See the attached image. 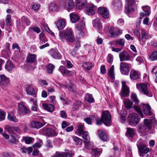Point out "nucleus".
<instances>
[{"label":"nucleus","instance_id":"nucleus-1","mask_svg":"<svg viewBox=\"0 0 157 157\" xmlns=\"http://www.w3.org/2000/svg\"><path fill=\"white\" fill-rule=\"evenodd\" d=\"M59 36L60 40L63 42H64L65 40L69 42L74 40V35L70 29L66 30L64 33L63 31H60Z\"/></svg>","mask_w":157,"mask_h":157},{"label":"nucleus","instance_id":"nucleus-2","mask_svg":"<svg viewBox=\"0 0 157 157\" xmlns=\"http://www.w3.org/2000/svg\"><path fill=\"white\" fill-rule=\"evenodd\" d=\"M136 87L141 94H144L148 97H151L152 96V93L148 89L147 84H138L136 85Z\"/></svg>","mask_w":157,"mask_h":157},{"label":"nucleus","instance_id":"nucleus-3","mask_svg":"<svg viewBox=\"0 0 157 157\" xmlns=\"http://www.w3.org/2000/svg\"><path fill=\"white\" fill-rule=\"evenodd\" d=\"M139 155L140 156H143V154H146L149 151V149L147 147L145 144L139 142L137 144Z\"/></svg>","mask_w":157,"mask_h":157},{"label":"nucleus","instance_id":"nucleus-4","mask_svg":"<svg viewBox=\"0 0 157 157\" xmlns=\"http://www.w3.org/2000/svg\"><path fill=\"white\" fill-rule=\"evenodd\" d=\"M5 129L9 134H13L14 136H17V135L14 132L21 134V130L18 126H11L10 125H6L5 127Z\"/></svg>","mask_w":157,"mask_h":157},{"label":"nucleus","instance_id":"nucleus-5","mask_svg":"<svg viewBox=\"0 0 157 157\" xmlns=\"http://www.w3.org/2000/svg\"><path fill=\"white\" fill-rule=\"evenodd\" d=\"M129 124L132 125H136L139 122L140 118L138 115L135 113H131L128 116Z\"/></svg>","mask_w":157,"mask_h":157},{"label":"nucleus","instance_id":"nucleus-6","mask_svg":"<svg viewBox=\"0 0 157 157\" xmlns=\"http://www.w3.org/2000/svg\"><path fill=\"white\" fill-rule=\"evenodd\" d=\"M101 119L103 123L106 125H108L110 124L111 121V116L110 113L108 111L102 112Z\"/></svg>","mask_w":157,"mask_h":157},{"label":"nucleus","instance_id":"nucleus-7","mask_svg":"<svg viewBox=\"0 0 157 157\" xmlns=\"http://www.w3.org/2000/svg\"><path fill=\"white\" fill-rule=\"evenodd\" d=\"M122 87L121 92L120 94L121 97H127L128 96L130 92L129 88L126 85L124 81H122Z\"/></svg>","mask_w":157,"mask_h":157},{"label":"nucleus","instance_id":"nucleus-8","mask_svg":"<svg viewBox=\"0 0 157 157\" xmlns=\"http://www.w3.org/2000/svg\"><path fill=\"white\" fill-rule=\"evenodd\" d=\"M42 131L44 134L48 136H56L58 134L57 132L50 128H44Z\"/></svg>","mask_w":157,"mask_h":157},{"label":"nucleus","instance_id":"nucleus-9","mask_svg":"<svg viewBox=\"0 0 157 157\" xmlns=\"http://www.w3.org/2000/svg\"><path fill=\"white\" fill-rule=\"evenodd\" d=\"M97 7L92 3H90L86 5L85 9L86 13L89 15H92L95 13V10Z\"/></svg>","mask_w":157,"mask_h":157},{"label":"nucleus","instance_id":"nucleus-10","mask_svg":"<svg viewBox=\"0 0 157 157\" xmlns=\"http://www.w3.org/2000/svg\"><path fill=\"white\" fill-rule=\"evenodd\" d=\"M129 65L126 63L122 62L120 65V70L121 73L123 75H126L129 72Z\"/></svg>","mask_w":157,"mask_h":157},{"label":"nucleus","instance_id":"nucleus-11","mask_svg":"<svg viewBox=\"0 0 157 157\" xmlns=\"http://www.w3.org/2000/svg\"><path fill=\"white\" fill-rule=\"evenodd\" d=\"M109 33L112 37H116L121 33V31L118 28L111 27L109 29Z\"/></svg>","mask_w":157,"mask_h":157},{"label":"nucleus","instance_id":"nucleus-12","mask_svg":"<svg viewBox=\"0 0 157 157\" xmlns=\"http://www.w3.org/2000/svg\"><path fill=\"white\" fill-rule=\"evenodd\" d=\"M134 0H128L126 1V3L125 5V11L127 13H130L133 11L134 9L132 7Z\"/></svg>","mask_w":157,"mask_h":157},{"label":"nucleus","instance_id":"nucleus-13","mask_svg":"<svg viewBox=\"0 0 157 157\" xmlns=\"http://www.w3.org/2000/svg\"><path fill=\"white\" fill-rule=\"evenodd\" d=\"M85 25L84 23H81L78 24L76 26V29L78 30L79 38L83 37L84 35V33L82 30L85 28Z\"/></svg>","mask_w":157,"mask_h":157},{"label":"nucleus","instance_id":"nucleus-14","mask_svg":"<svg viewBox=\"0 0 157 157\" xmlns=\"http://www.w3.org/2000/svg\"><path fill=\"white\" fill-rule=\"evenodd\" d=\"M18 109L21 113L24 114L29 113L30 112L29 109L21 102L18 103Z\"/></svg>","mask_w":157,"mask_h":157},{"label":"nucleus","instance_id":"nucleus-15","mask_svg":"<svg viewBox=\"0 0 157 157\" xmlns=\"http://www.w3.org/2000/svg\"><path fill=\"white\" fill-rule=\"evenodd\" d=\"M49 54L55 59H60L62 57V55L57 49H51L49 52Z\"/></svg>","mask_w":157,"mask_h":157},{"label":"nucleus","instance_id":"nucleus-16","mask_svg":"<svg viewBox=\"0 0 157 157\" xmlns=\"http://www.w3.org/2000/svg\"><path fill=\"white\" fill-rule=\"evenodd\" d=\"M98 10L99 13L103 17L105 18H108L109 14V11L106 8L100 7L98 8Z\"/></svg>","mask_w":157,"mask_h":157},{"label":"nucleus","instance_id":"nucleus-17","mask_svg":"<svg viewBox=\"0 0 157 157\" xmlns=\"http://www.w3.org/2000/svg\"><path fill=\"white\" fill-rule=\"evenodd\" d=\"M59 70L63 75L71 76L74 75L73 72L67 70L66 68L64 66H60L59 68Z\"/></svg>","mask_w":157,"mask_h":157},{"label":"nucleus","instance_id":"nucleus-18","mask_svg":"<svg viewBox=\"0 0 157 157\" xmlns=\"http://www.w3.org/2000/svg\"><path fill=\"white\" fill-rule=\"evenodd\" d=\"M119 57L121 61L128 60L130 58L129 55L125 51H123L120 53Z\"/></svg>","mask_w":157,"mask_h":157},{"label":"nucleus","instance_id":"nucleus-19","mask_svg":"<svg viewBox=\"0 0 157 157\" xmlns=\"http://www.w3.org/2000/svg\"><path fill=\"white\" fill-rule=\"evenodd\" d=\"M36 61V56L35 54H29L26 57L27 63H32Z\"/></svg>","mask_w":157,"mask_h":157},{"label":"nucleus","instance_id":"nucleus-20","mask_svg":"<svg viewBox=\"0 0 157 157\" xmlns=\"http://www.w3.org/2000/svg\"><path fill=\"white\" fill-rule=\"evenodd\" d=\"M26 93L32 96H34V97L36 98V91L35 89L30 85H28L26 88Z\"/></svg>","mask_w":157,"mask_h":157},{"label":"nucleus","instance_id":"nucleus-21","mask_svg":"<svg viewBox=\"0 0 157 157\" xmlns=\"http://www.w3.org/2000/svg\"><path fill=\"white\" fill-rule=\"evenodd\" d=\"M142 109L144 113L147 115H151V107L148 104H142Z\"/></svg>","mask_w":157,"mask_h":157},{"label":"nucleus","instance_id":"nucleus-22","mask_svg":"<svg viewBox=\"0 0 157 157\" xmlns=\"http://www.w3.org/2000/svg\"><path fill=\"white\" fill-rule=\"evenodd\" d=\"M147 130H149L151 128L152 121L151 119H145L143 124Z\"/></svg>","mask_w":157,"mask_h":157},{"label":"nucleus","instance_id":"nucleus-23","mask_svg":"<svg viewBox=\"0 0 157 157\" xmlns=\"http://www.w3.org/2000/svg\"><path fill=\"white\" fill-rule=\"evenodd\" d=\"M93 26L97 29L99 30L102 28L101 23L99 18H97L93 21Z\"/></svg>","mask_w":157,"mask_h":157},{"label":"nucleus","instance_id":"nucleus-24","mask_svg":"<svg viewBox=\"0 0 157 157\" xmlns=\"http://www.w3.org/2000/svg\"><path fill=\"white\" fill-rule=\"evenodd\" d=\"M0 84L5 86L9 82V80L5 75H0Z\"/></svg>","mask_w":157,"mask_h":157},{"label":"nucleus","instance_id":"nucleus-25","mask_svg":"<svg viewBox=\"0 0 157 157\" xmlns=\"http://www.w3.org/2000/svg\"><path fill=\"white\" fill-rule=\"evenodd\" d=\"M98 134L100 138L103 141H105L107 139V134L101 130L98 129Z\"/></svg>","mask_w":157,"mask_h":157},{"label":"nucleus","instance_id":"nucleus-26","mask_svg":"<svg viewBox=\"0 0 157 157\" xmlns=\"http://www.w3.org/2000/svg\"><path fill=\"white\" fill-rule=\"evenodd\" d=\"M42 107L45 110L51 113L54 110V106L50 104L43 103L42 104Z\"/></svg>","mask_w":157,"mask_h":157},{"label":"nucleus","instance_id":"nucleus-27","mask_svg":"<svg viewBox=\"0 0 157 157\" xmlns=\"http://www.w3.org/2000/svg\"><path fill=\"white\" fill-rule=\"evenodd\" d=\"M66 25V20L60 19L58 20L56 23L57 28L59 29H63Z\"/></svg>","mask_w":157,"mask_h":157},{"label":"nucleus","instance_id":"nucleus-28","mask_svg":"<svg viewBox=\"0 0 157 157\" xmlns=\"http://www.w3.org/2000/svg\"><path fill=\"white\" fill-rule=\"evenodd\" d=\"M130 76L131 79L136 80L139 78L140 75L137 71L132 70L131 71Z\"/></svg>","mask_w":157,"mask_h":157},{"label":"nucleus","instance_id":"nucleus-29","mask_svg":"<svg viewBox=\"0 0 157 157\" xmlns=\"http://www.w3.org/2000/svg\"><path fill=\"white\" fill-rule=\"evenodd\" d=\"M136 134L135 131L132 128H127L126 132L125 135L129 137H132L134 136Z\"/></svg>","mask_w":157,"mask_h":157},{"label":"nucleus","instance_id":"nucleus-30","mask_svg":"<svg viewBox=\"0 0 157 157\" xmlns=\"http://www.w3.org/2000/svg\"><path fill=\"white\" fill-rule=\"evenodd\" d=\"M74 3L72 0H66L65 2V7L68 10H71L73 8Z\"/></svg>","mask_w":157,"mask_h":157},{"label":"nucleus","instance_id":"nucleus-31","mask_svg":"<svg viewBox=\"0 0 157 157\" xmlns=\"http://www.w3.org/2000/svg\"><path fill=\"white\" fill-rule=\"evenodd\" d=\"M86 0H76L75 3L78 9H81L86 3Z\"/></svg>","mask_w":157,"mask_h":157},{"label":"nucleus","instance_id":"nucleus-32","mask_svg":"<svg viewBox=\"0 0 157 157\" xmlns=\"http://www.w3.org/2000/svg\"><path fill=\"white\" fill-rule=\"evenodd\" d=\"M7 119L10 121L14 122H17L18 121V120L16 118L13 113H9L7 117Z\"/></svg>","mask_w":157,"mask_h":157},{"label":"nucleus","instance_id":"nucleus-33","mask_svg":"<svg viewBox=\"0 0 157 157\" xmlns=\"http://www.w3.org/2000/svg\"><path fill=\"white\" fill-rule=\"evenodd\" d=\"M138 132L141 134L145 133L147 131V129L144 125L142 124H139L137 127Z\"/></svg>","mask_w":157,"mask_h":157},{"label":"nucleus","instance_id":"nucleus-34","mask_svg":"<svg viewBox=\"0 0 157 157\" xmlns=\"http://www.w3.org/2000/svg\"><path fill=\"white\" fill-rule=\"evenodd\" d=\"M108 74L111 78L113 79L115 78L114 66L113 65L111 68L108 70Z\"/></svg>","mask_w":157,"mask_h":157},{"label":"nucleus","instance_id":"nucleus-35","mask_svg":"<svg viewBox=\"0 0 157 157\" xmlns=\"http://www.w3.org/2000/svg\"><path fill=\"white\" fill-rule=\"evenodd\" d=\"M31 126L33 128H38L41 127L43 125L39 122L33 121L31 123Z\"/></svg>","mask_w":157,"mask_h":157},{"label":"nucleus","instance_id":"nucleus-36","mask_svg":"<svg viewBox=\"0 0 157 157\" xmlns=\"http://www.w3.org/2000/svg\"><path fill=\"white\" fill-rule=\"evenodd\" d=\"M14 67V65L10 60H9L7 62L5 66V68L7 70L11 71Z\"/></svg>","mask_w":157,"mask_h":157},{"label":"nucleus","instance_id":"nucleus-37","mask_svg":"<svg viewBox=\"0 0 157 157\" xmlns=\"http://www.w3.org/2000/svg\"><path fill=\"white\" fill-rule=\"evenodd\" d=\"M125 40L123 39H119L115 41V44L116 46L119 45L121 48H123L124 45Z\"/></svg>","mask_w":157,"mask_h":157},{"label":"nucleus","instance_id":"nucleus-38","mask_svg":"<svg viewBox=\"0 0 157 157\" xmlns=\"http://www.w3.org/2000/svg\"><path fill=\"white\" fill-rule=\"evenodd\" d=\"M70 17L72 23H75L80 19V17L78 15L74 14H71L70 15Z\"/></svg>","mask_w":157,"mask_h":157},{"label":"nucleus","instance_id":"nucleus-39","mask_svg":"<svg viewBox=\"0 0 157 157\" xmlns=\"http://www.w3.org/2000/svg\"><path fill=\"white\" fill-rule=\"evenodd\" d=\"M85 100L89 103H92L94 102L95 100L91 94H86L85 95Z\"/></svg>","mask_w":157,"mask_h":157},{"label":"nucleus","instance_id":"nucleus-40","mask_svg":"<svg viewBox=\"0 0 157 157\" xmlns=\"http://www.w3.org/2000/svg\"><path fill=\"white\" fill-rule=\"evenodd\" d=\"M112 5L115 9H119L121 7V3L119 0H114L112 1Z\"/></svg>","mask_w":157,"mask_h":157},{"label":"nucleus","instance_id":"nucleus-41","mask_svg":"<svg viewBox=\"0 0 157 157\" xmlns=\"http://www.w3.org/2000/svg\"><path fill=\"white\" fill-rule=\"evenodd\" d=\"M124 104L125 108L129 109L132 108L133 103L128 99H126L124 101Z\"/></svg>","mask_w":157,"mask_h":157},{"label":"nucleus","instance_id":"nucleus-42","mask_svg":"<svg viewBox=\"0 0 157 157\" xmlns=\"http://www.w3.org/2000/svg\"><path fill=\"white\" fill-rule=\"evenodd\" d=\"M49 8L50 11H54L57 10V5L55 2H52L49 5Z\"/></svg>","mask_w":157,"mask_h":157},{"label":"nucleus","instance_id":"nucleus-43","mask_svg":"<svg viewBox=\"0 0 157 157\" xmlns=\"http://www.w3.org/2000/svg\"><path fill=\"white\" fill-rule=\"evenodd\" d=\"M6 25L7 26H10L12 24V21L11 19V16L10 15H7L6 17Z\"/></svg>","mask_w":157,"mask_h":157},{"label":"nucleus","instance_id":"nucleus-44","mask_svg":"<svg viewBox=\"0 0 157 157\" xmlns=\"http://www.w3.org/2000/svg\"><path fill=\"white\" fill-rule=\"evenodd\" d=\"M23 140L26 144H29L33 141L34 139L32 137L24 136L23 137Z\"/></svg>","mask_w":157,"mask_h":157},{"label":"nucleus","instance_id":"nucleus-45","mask_svg":"<svg viewBox=\"0 0 157 157\" xmlns=\"http://www.w3.org/2000/svg\"><path fill=\"white\" fill-rule=\"evenodd\" d=\"M82 137L84 140V141H88L90 140V137L89 133L87 132H85L82 133Z\"/></svg>","mask_w":157,"mask_h":157},{"label":"nucleus","instance_id":"nucleus-46","mask_svg":"<svg viewBox=\"0 0 157 157\" xmlns=\"http://www.w3.org/2000/svg\"><path fill=\"white\" fill-rule=\"evenodd\" d=\"M10 138L9 140V141L11 143L14 144H15L16 143V140L15 137L17 136L18 138H19V136H14L13 134H10Z\"/></svg>","mask_w":157,"mask_h":157},{"label":"nucleus","instance_id":"nucleus-47","mask_svg":"<svg viewBox=\"0 0 157 157\" xmlns=\"http://www.w3.org/2000/svg\"><path fill=\"white\" fill-rule=\"evenodd\" d=\"M21 21L22 24L24 25H29L30 24V21L29 19H27L25 16H23L21 18Z\"/></svg>","mask_w":157,"mask_h":157},{"label":"nucleus","instance_id":"nucleus-48","mask_svg":"<svg viewBox=\"0 0 157 157\" xmlns=\"http://www.w3.org/2000/svg\"><path fill=\"white\" fill-rule=\"evenodd\" d=\"M78 130L79 136H82V133L83 132V126L81 124H78L77 125Z\"/></svg>","mask_w":157,"mask_h":157},{"label":"nucleus","instance_id":"nucleus-49","mask_svg":"<svg viewBox=\"0 0 157 157\" xmlns=\"http://www.w3.org/2000/svg\"><path fill=\"white\" fill-rule=\"evenodd\" d=\"M39 37L40 40L39 43L40 44H43V41H47V40L45 38V37L44 34L42 33H41L39 34Z\"/></svg>","mask_w":157,"mask_h":157},{"label":"nucleus","instance_id":"nucleus-50","mask_svg":"<svg viewBox=\"0 0 157 157\" xmlns=\"http://www.w3.org/2000/svg\"><path fill=\"white\" fill-rule=\"evenodd\" d=\"M85 144V147L87 149H91L93 147V144L90 141H83Z\"/></svg>","mask_w":157,"mask_h":157},{"label":"nucleus","instance_id":"nucleus-51","mask_svg":"<svg viewBox=\"0 0 157 157\" xmlns=\"http://www.w3.org/2000/svg\"><path fill=\"white\" fill-rule=\"evenodd\" d=\"M150 59L151 61L157 59V51H155L152 53L150 56Z\"/></svg>","mask_w":157,"mask_h":157},{"label":"nucleus","instance_id":"nucleus-52","mask_svg":"<svg viewBox=\"0 0 157 157\" xmlns=\"http://www.w3.org/2000/svg\"><path fill=\"white\" fill-rule=\"evenodd\" d=\"M131 96L132 100L136 104H138L139 103V101L137 98L136 94L135 93H132Z\"/></svg>","mask_w":157,"mask_h":157},{"label":"nucleus","instance_id":"nucleus-53","mask_svg":"<svg viewBox=\"0 0 157 157\" xmlns=\"http://www.w3.org/2000/svg\"><path fill=\"white\" fill-rule=\"evenodd\" d=\"M141 33L142 38L147 39H148L149 36L147 32L143 29L141 30Z\"/></svg>","mask_w":157,"mask_h":157},{"label":"nucleus","instance_id":"nucleus-54","mask_svg":"<svg viewBox=\"0 0 157 157\" xmlns=\"http://www.w3.org/2000/svg\"><path fill=\"white\" fill-rule=\"evenodd\" d=\"M6 113L2 109H0V122L5 119Z\"/></svg>","mask_w":157,"mask_h":157},{"label":"nucleus","instance_id":"nucleus-55","mask_svg":"<svg viewBox=\"0 0 157 157\" xmlns=\"http://www.w3.org/2000/svg\"><path fill=\"white\" fill-rule=\"evenodd\" d=\"M54 68L55 66L53 65L52 64H49L48 65L47 69L48 72L50 74L52 73Z\"/></svg>","mask_w":157,"mask_h":157},{"label":"nucleus","instance_id":"nucleus-56","mask_svg":"<svg viewBox=\"0 0 157 157\" xmlns=\"http://www.w3.org/2000/svg\"><path fill=\"white\" fill-rule=\"evenodd\" d=\"M144 12L145 13V15H148L150 13V7L148 6H146L142 7Z\"/></svg>","mask_w":157,"mask_h":157},{"label":"nucleus","instance_id":"nucleus-57","mask_svg":"<svg viewBox=\"0 0 157 157\" xmlns=\"http://www.w3.org/2000/svg\"><path fill=\"white\" fill-rule=\"evenodd\" d=\"M134 109L139 113L142 118H143L144 117V116L143 114L142 110L139 107L137 106H135L134 107Z\"/></svg>","mask_w":157,"mask_h":157},{"label":"nucleus","instance_id":"nucleus-58","mask_svg":"<svg viewBox=\"0 0 157 157\" xmlns=\"http://www.w3.org/2000/svg\"><path fill=\"white\" fill-rule=\"evenodd\" d=\"M74 140L76 142L78 145H80L82 143V140L78 137L74 136L73 137Z\"/></svg>","mask_w":157,"mask_h":157},{"label":"nucleus","instance_id":"nucleus-59","mask_svg":"<svg viewBox=\"0 0 157 157\" xmlns=\"http://www.w3.org/2000/svg\"><path fill=\"white\" fill-rule=\"evenodd\" d=\"M47 41H43V44H40V46L39 47V48L40 49H43L49 46V44L48 43H46Z\"/></svg>","mask_w":157,"mask_h":157},{"label":"nucleus","instance_id":"nucleus-60","mask_svg":"<svg viewBox=\"0 0 157 157\" xmlns=\"http://www.w3.org/2000/svg\"><path fill=\"white\" fill-rule=\"evenodd\" d=\"M83 66L86 69L89 70L92 68V64L90 63H84Z\"/></svg>","mask_w":157,"mask_h":157},{"label":"nucleus","instance_id":"nucleus-61","mask_svg":"<svg viewBox=\"0 0 157 157\" xmlns=\"http://www.w3.org/2000/svg\"><path fill=\"white\" fill-rule=\"evenodd\" d=\"M42 144V142L41 140H39L38 142H37L34 144L33 145V147L34 148H40Z\"/></svg>","mask_w":157,"mask_h":157},{"label":"nucleus","instance_id":"nucleus-62","mask_svg":"<svg viewBox=\"0 0 157 157\" xmlns=\"http://www.w3.org/2000/svg\"><path fill=\"white\" fill-rule=\"evenodd\" d=\"M126 116V111H123L121 113V118L123 122L125 120V118Z\"/></svg>","mask_w":157,"mask_h":157},{"label":"nucleus","instance_id":"nucleus-63","mask_svg":"<svg viewBox=\"0 0 157 157\" xmlns=\"http://www.w3.org/2000/svg\"><path fill=\"white\" fill-rule=\"evenodd\" d=\"M152 73L154 76H155V82H157V66L154 68L152 70Z\"/></svg>","mask_w":157,"mask_h":157},{"label":"nucleus","instance_id":"nucleus-64","mask_svg":"<svg viewBox=\"0 0 157 157\" xmlns=\"http://www.w3.org/2000/svg\"><path fill=\"white\" fill-rule=\"evenodd\" d=\"M81 104V101H77L74 103L73 106V108L74 110H76L78 109L79 106Z\"/></svg>","mask_w":157,"mask_h":157}]
</instances>
